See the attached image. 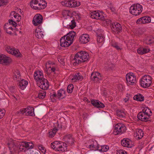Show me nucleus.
<instances>
[{
    "label": "nucleus",
    "instance_id": "58836bf2",
    "mask_svg": "<svg viewBox=\"0 0 154 154\" xmlns=\"http://www.w3.org/2000/svg\"><path fill=\"white\" fill-rule=\"evenodd\" d=\"M18 16L17 20H20L21 18V16L18 13H16L14 11H12L10 13V17L11 18H13V17L16 19L17 16Z\"/></svg>",
    "mask_w": 154,
    "mask_h": 154
},
{
    "label": "nucleus",
    "instance_id": "9b49d317",
    "mask_svg": "<svg viewBox=\"0 0 154 154\" xmlns=\"http://www.w3.org/2000/svg\"><path fill=\"white\" fill-rule=\"evenodd\" d=\"M72 43V42L67 39L66 36L62 37L60 40V44L62 47H67L69 46Z\"/></svg>",
    "mask_w": 154,
    "mask_h": 154
},
{
    "label": "nucleus",
    "instance_id": "e2e57ef3",
    "mask_svg": "<svg viewBox=\"0 0 154 154\" xmlns=\"http://www.w3.org/2000/svg\"><path fill=\"white\" fill-rule=\"evenodd\" d=\"M15 74V75H14V79H17V80L18 79V80L19 81V79H20V78H19L20 77L18 76V75H17L16 74Z\"/></svg>",
    "mask_w": 154,
    "mask_h": 154
},
{
    "label": "nucleus",
    "instance_id": "4d7b16f0",
    "mask_svg": "<svg viewBox=\"0 0 154 154\" xmlns=\"http://www.w3.org/2000/svg\"><path fill=\"white\" fill-rule=\"evenodd\" d=\"M57 151L63 152L65 151L64 148L62 145V144H60L59 149L57 150Z\"/></svg>",
    "mask_w": 154,
    "mask_h": 154
},
{
    "label": "nucleus",
    "instance_id": "7c9ffc66",
    "mask_svg": "<svg viewBox=\"0 0 154 154\" xmlns=\"http://www.w3.org/2000/svg\"><path fill=\"white\" fill-rule=\"evenodd\" d=\"M117 116L120 118H123L125 117L126 113L124 110L118 109L116 112Z\"/></svg>",
    "mask_w": 154,
    "mask_h": 154
},
{
    "label": "nucleus",
    "instance_id": "0e129e2a",
    "mask_svg": "<svg viewBox=\"0 0 154 154\" xmlns=\"http://www.w3.org/2000/svg\"><path fill=\"white\" fill-rule=\"evenodd\" d=\"M55 145V147L57 146V145L58 144H61V142H59L58 141H55L54 142H52Z\"/></svg>",
    "mask_w": 154,
    "mask_h": 154
},
{
    "label": "nucleus",
    "instance_id": "09e8293b",
    "mask_svg": "<svg viewBox=\"0 0 154 154\" xmlns=\"http://www.w3.org/2000/svg\"><path fill=\"white\" fill-rule=\"evenodd\" d=\"M24 142H23L21 143H20L18 145V147L19 148V149H20L21 151H23V149L24 150V151H25V148H25V146L24 145Z\"/></svg>",
    "mask_w": 154,
    "mask_h": 154
},
{
    "label": "nucleus",
    "instance_id": "39448f33",
    "mask_svg": "<svg viewBox=\"0 0 154 154\" xmlns=\"http://www.w3.org/2000/svg\"><path fill=\"white\" fill-rule=\"evenodd\" d=\"M90 14V17L93 19L101 20H104L106 19L104 13L99 11H93Z\"/></svg>",
    "mask_w": 154,
    "mask_h": 154
},
{
    "label": "nucleus",
    "instance_id": "f8f14e48",
    "mask_svg": "<svg viewBox=\"0 0 154 154\" xmlns=\"http://www.w3.org/2000/svg\"><path fill=\"white\" fill-rule=\"evenodd\" d=\"M11 62V58L6 55L0 54V63L2 64H8Z\"/></svg>",
    "mask_w": 154,
    "mask_h": 154
},
{
    "label": "nucleus",
    "instance_id": "864d4df0",
    "mask_svg": "<svg viewBox=\"0 0 154 154\" xmlns=\"http://www.w3.org/2000/svg\"><path fill=\"white\" fill-rule=\"evenodd\" d=\"M5 110L4 109H0V119L2 118L4 116L5 114Z\"/></svg>",
    "mask_w": 154,
    "mask_h": 154
},
{
    "label": "nucleus",
    "instance_id": "7ed1b4c3",
    "mask_svg": "<svg viewBox=\"0 0 154 154\" xmlns=\"http://www.w3.org/2000/svg\"><path fill=\"white\" fill-rule=\"evenodd\" d=\"M143 10L141 5L139 4H134L130 8V12L133 15L137 16L141 13Z\"/></svg>",
    "mask_w": 154,
    "mask_h": 154
},
{
    "label": "nucleus",
    "instance_id": "e433bc0d",
    "mask_svg": "<svg viewBox=\"0 0 154 154\" xmlns=\"http://www.w3.org/2000/svg\"><path fill=\"white\" fill-rule=\"evenodd\" d=\"M35 34L36 38L39 39H41L44 36L42 32L37 29L35 30Z\"/></svg>",
    "mask_w": 154,
    "mask_h": 154
},
{
    "label": "nucleus",
    "instance_id": "473e14b6",
    "mask_svg": "<svg viewBox=\"0 0 154 154\" xmlns=\"http://www.w3.org/2000/svg\"><path fill=\"white\" fill-rule=\"evenodd\" d=\"M89 147L90 149H94L95 150H98L100 148L96 141H92V143L89 145Z\"/></svg>",
    "mask_w": 154,
    "mask_h": 154
},
{
    "label": "nucleus",
    "instance_id": "603ef678",
    "mask_svg": "<svg viewBox=\"0 0 154 154\" xmlns=\"http://www.w3.org/2000/svg\"><path fill=\"white\" fill-rule=\"evenodd\" d=\"M58 60L59 62L60 63L63 65L64 66L65 65V60L64 58L59 57L58 58Z\"/></svg>",
    "mask_w": 154,
    "mask_h": 154
},
{
    "label": "nucleus",
    "instance_id": "bf43d9fd",
    "mask_svg": "<svg viewBox=\"0 0 154 154\" xmlns=\"http://www.w3.org/2000/svg\"><path fill=\"white\" fill-rule=\"evenodd\" d=\"M6 0H0V6L6 5Z\"/></svg>",
    "mask_w": 154,
    "mask_h": 154
},
{
    "label": "nucleus",
    "instance_id": "3c124183",
    "mask_svg": "<svg viewBox=\"0 0 154 154\" xmlns=\"http://www.w3.org/2000/svg\"><path fill=\"white\" fill-rule=\"evenodd\" d=\"M111 45L112 47L115 48L117 50L121 49L120 47L118 45V44L116 42H113L111 43Z\"/></svg>",
    "mask_w": 154,
    "mask_h": 154
},
{
    "label": "nucleus",
    "instance_id": "1a4fd4ad",
    "mask_svg": "<svg viewBox=\"0 0 154 154\" xmlns=\"http://www.w3.org/2000/svg\"><path fill=\"white\" fill-rule=\"evenodd\" d=\"M43 20V17L39 14H36L32 20V23L35 26H37L42 23Z\"/></svg>",
    "mask_w": 154,
    "mask_h": 154
},
{
    "label": "nucleus",
    "instance_id": "f03ea898",
    "mask_svg": "<svg viewBox=\"0 0 154 154\" xmlns=\"http://www.w3.org/2000/svg\"><path fill=\"white\" fill-rule=\"evenodd\" d=\"M140 83L142 87L144 88H148L151 84L152 78L149 75H145L140 80Z\"/></svg>",
    "mask_w": 154,
    "mask_h": 154
},
{
    "label": "nucleus",
    "instance_id": "37998d69",
    "mask_svg": "<svg viewBox=\"0 0 154 154\" xmlns=\"http://www.w3.org/2000/svg\"><path fill=\"white\" fill-rule=\"evenodd\" d=\"M65 139L66 140V141L69 144H71L73 143V139L72 136L70 135L66 136Z\"/></svg>",
    "mask_w": 154,
    "mask_h": 154
},
{
    "label": "nucleus",
    "instance_id": "774afa93",
    "mask_svg": "<svg viewBox=\"0 0 154 154\" xmlns=\"http://www.w3.org/2000/svg\"><path fill=\"white\" fill-rule=\"evenodd\" d=\"M122 150H119L117 151L116 152V154H122Z\"/></svg>",
    "mask_w": 154,
    "mask_h": 154
},
{
    "label": "nucleus",
    "instance_id": "338daca9",
    "mask_svg": "<svg viewBox=\"0 0 154 154\" xmlns=\"http://www.w3.org/2000/svg\"><path fill=\"white\" fill-rule=\"evenodd\" d=\"M63 144V147H65L66 148L67 147V145L65 143H63V142H61V144Z\"/></svg>",
    "mask_w": 154,
    "mask_h": 154
},
{
    "label": "nucleus",
    "instance_id": "a19ab883",
    "mask_svg": "<svg viewBox=\"0 0 154 154\" xmlns=\"http://www.w3.org/2000/svg\"><path fill=\"white\" fill-rule=\"evenodd\" d=\"M24 145L25 146V148L27 149H32L33 147V144L32 143L27 142H24Z\"/></svg>",
    "mask_w": 154,
    "mask_h": 154
},
{
    "label": "nucleus",
    "instance_id": "4be33fe9",
    "mask_svg": "<svg viewBox=\"0 0 154 154\" xmlns=\"http://www.w3.org/2000/svg\"><path fill=\"white\" fill-rule=\"evenodd\" d=\"M34 77L35 79L37 81L40 79H42L44 78H43V73L40 71L38 72H35L34 74Z\"/></svg>",
    "mask_w": 154,
    "mask_h": 154
},
{
    "label": "nucleus",
    "instance_id": "4c0bfd02",
    "mask_svg": "<svg viewBox=\"0 0 154 154\" xmlns=\"http://www.w3.org/2000/svg\"><path fill=\"white\" fill-rule=\"evenodd\" d=\"M142 111L147 115L149 116V117L152 115V114L151 111L147 107L145 108L143 107L142 110Z\"/></svg>",
    "mask_w": 154,
    "mask_h": 154
},
{
    "label": "nucleus",
    "instance_id": "2f4dec72",
    "mask_svg": "<svg viewBox=\"0 0 154 154\" xmlns=\"http://www.w3.org/2000/svg\"><path fill=\"white\" fill-rule=\"evenodd\" d=\"M133 98L134 100L139 101H142L144 100V97L140 94H138L135 95Z\"/></svg>",
    "mask_w": 154,
    "mask_h": 154
},
{
    "label": "nucleus",
    "instance_id": "c9c22d12",
    "mask_svg": "<svg viewBox=\"0 0 154 154\" xmlns=\"http://www.w3.org/2000/svg\"><path fill=\"white\" fill-rule=\"evenodd\" d=\"M46 92L44 90H40L38 94L37 97L40 99H43L45 97Z\"/></svg>",
    "mask_w": 154,
    "mask_h": 154
},
{
    "label": "nucleus",
    "instance_id": "aec40b11",
    "mask_svg": "<svg viewBox=\"0 0 154 154\" xmlns=\"http://www.w3.org/2000/svg\"><path fill=\"white\" fill-rule=\"evenodd\" d=\"M121 144L123 146L131 148L132 146L131 141L128 139H123L121 141Z\"/></svg>",
    "mask_w": 154,
    "mask_h": 154
},
{
    "label": "nucleus",
    "instance_id": "72a5a7b5",
    "mask_svg": "<svg viewBox=\"0 0 154 154\" xmlns=\"http://www.w3.org/2000/svg\"><path fill=\"white\" fill-rule=\"evenodd\" d=\"M54 64V63H50L49 62L46 63V67L48 70L49 71H51V72H54L55 70V68L52 65Z\"/></svg>",
    "mask_w": 154,
    "mask_h": 154
},
{
    "label": "nucleus",
    "instance_id": "423d86ee",
    "mask_svg": "<svg viewBox=\"0 0 154 154\" xmlns=\"http://www.w3.org/2000/svg\"><path fill=\"white\" fill-rule=\"evenodd\" d=\"M62 5L66 7L74 8L79 6L80 3L76 0H68L64 1L62 3Z\"/></svg>",
    "mask_w": 154,
    "mask_h": 154
},
{
    "label": "nucleus",
    "instance_id": "69168bd1",
    "mask_svg": "<svg viewBox=\"0 0 154 154\" xmlns=\"http://www.w3.org/2000/svg\"><path fill=\"white\" fill-rule=\"evenodd\" d=\"M51 146L52 149L55 150H56V147H55V145L54 144V143H53L52 142L51 144Z\"/></svg>",
    "mask_w": 154,
    "mask_h": 154
},
{
    "label": "nucleus",
    "instance_id": "4468645a",
    "mask_svg": "<svg viewBox=\"0 0 154 154\" xmlns=\"http://www.w3.org/2000/svg\"><path fill=\"white\" fill-rule=\"evenodd\" d=\"M56 126L53 129H51V131L49 132L48 134L50 137H54L58 130L62 128L61 126L59 127V124L57 122L56 123Z\"/></svg>",
    "mask_w": 154,
    "mask_h": 154
},
{
    "label": "nucleus",
    "instance_id": "393cba45",
    "mask_svg": "<svg viewBox=\"0 0 154 154\" xmlns=\"http://www.w3.org/2000/svg\"><path fill=\"white\" fill-rule=\"evenodd\" d=\"M28 84L27 81L23 79H22L20 81L19 85L20 88L22 90H24L26 88V85Z\"/></svg>",
    "mask_w": 154,
    "mask_h": 154
},
{
    "label": "nucleus",
    "instance_id": "6e6d98bb",
    "mask_svg": "<svg viewBox=\"0 0 154 154\" xmlns=\"http://www.w3.org/2000/svg\"><path fill=\"white\" fill-rule=\"evenodd\" d=\"M9 22L10 24L12 25L14 27L17 26V23L12 20H9Z\"/></svg>",
    "mask_w": 154,
    "mask_h": 154
},
{
    "label": "nucleus",
    "instance_id": "a18cd8bd",
    "mask_svg": "<svg viewBox=\"0 0 154 154\" xmlns=\"http://www.w3.org/2000/svg\"><path fill=\"white\" fill-rule=\"evenodd\" d=\"M74 87L72 84H70L67 87V91L68 93H71L72 92Z\"/></svg>",
    "mask_w": 154,
    "mask_h": 154
},
{
    "label": "nucleus",
    "instance_id": "c85d7f7f",
    "mask_svg": "<svg viewBox=\"0 0 154 154\" xmlns=\"http://www.w3.org/2000/svg\"><path fill=\"white\" fill-rule=\"evenodd\" d=\"M154 42V38L152 36L146 37L144 41V42L147 45H150Z\"/></svg>",
    "mask_w": 154,
    "mask_h": 154
},
{
    "label": "nucleus",
    "instance_id": "6e6552de",
    "mask_svg": "<svg viewBox=\"0 0 154 154\" xmlns=\"http://www.w3.org/2000/svg\"><path fill=\"white\" fill-rule=\"evenodd\" d=\"M126 79L127 82L129 85H133L136 83V77L133 73L127 74L126 76Z\"/></svg>",
    "mask_w": 154,
    "mask_h": 154
},
{
    "label": "nucleus",
    "instance_id": "0eeeda50",
    "mask_svg": "<svg viewBox=\"0 0 154 154\" xmlns=\"http://www.w3.org/2000/svg\"><path fill=\"white\" fill-rule=\"evenodd\" d=\"M37 84L38 86L42 90H47L48 89L49 87V84L48 81L44 78L41 79L37 81Z\"/></svg>",
    "mask_w": 154,
    "mask_h": 154
},
{
    "label": "nucleus",
    "instance_id": "680f3d73",
    "mask_svg": "<svg viewBox=\"0 0 154 154\" xmlns=\"http://www.w3.org/2000/svg\"><path fill=\"white\" fill-rule=\"evenodd\" d=\"M108 66L109 68L112 69L114 68L115 66L114 64L112 63H111L110 64H109Z\"/></svg>",
    "mask_w": 154,
    "mask_h": 154
},
{
    "label": "nucleus",
    "instance_id": "5701e85b",
    "mask_svg": "<svg viewBox=\"0 0 154 154\" xmlns=\"http://www.w3.org/2000/svg\"><path fill=\"white\" fill-rule=\"evenodd\" d=\"M76 35L75 32L73 30H72L69 32L68 34H67L66 36V37L67 39L71 42H72V43L73 41L74 38L75 36Z\"/></svg>",
    "mask_w": 154,
    "mask_h": 154
},
{
    "label": "nucleus",
    "instance_id": "a211bd4d",
    "mask_svg": "<svg viewBox=\"0 0 154 154\" xmlns=\"http://www.w3.org/2000/svg\"><path fill=\"white\" fill-rule=\"evenodd\" d=\"M66 95V92L64 89H61L57 91V98L59 100H61L65 98Z\"/></svg>",
    "mask_w": 154,
    "mask_h": 154
},
{
    "label": "nucleus",
    "instance_id": "6ab92c4d",
    "mask_svg": "<svg viewBox=\"0 0 154 154\" xmlns=\"http://www.w3.org/2000/svg\"><path fill=\"white\" fill-rule=\"evenodd\" d=\"M79 41L83 44L87 43L89 41V36L87 34H83L79 38Z\"/></svg>",
    "mask_w": 154,
    "mask_h": 154
},
{
    "label": "nucleus",
    "instance_id": "2eb2a0df",
    "mask_svg": "<svg viewBox=\"0 0 154 154\" xmlns=\"http://www.w3.org/2000/svg\"><path fill=\"white\" fill-rule=\"evenodd\" d=\"M137 118L140 120L142 121L147 122L150 117L142 111L138 113L137 115Z\"/></svg>",
    "mask_w": 154,
    "mask_h": 154
},
{
    "label": "nucleus",
    "instance_id": "8fccbe9b",
    "mask_svg": "<svg viewBox=\"0 0 154 154\" xmlns=\"http://www.w3.org/2000/svg\"><path fill=\"white\" fill-rule=\"evenodd\" d=\"M97 41L98 43L103 42L104 41V38L101 35L98 36Z\"/></svg>",
    "mask_w": 154,
    "mask_h": 154
},
{
    "label": "nucleus",
    "instance_id": "c756f323",
    "mask_svg": "<svg viewBox=\"0 0 154 154\" xmlns=\"http://www.w3.org/2000/svg\"><path fill=\"white\" fill-rule=\"evenodd\" d=\"M150 50L148 48H140L137 49V52L140 54H143L148 52Z\"/></svg>",
    "mask_w": 154,
    "mask_h": 154
},
{
    "label": "nucleus",
    "instance_id": "f257e3e1",
    "mask_svg": "<svg viewBox=\"0 0 154 154\" xmlns=\"http://www.w3.org/2000/svg\"><path fill=\"white\" fill-rule=\"evenodd\" d=\"M89 58L88 53L84 51H80L77 53L72 60L71 63L75 66L87 61Z\"/></svg>",
    "mask_w": 154,
    "mask_h": 154
},
{
    "label": "nucleus",
    "instance_id": "a878e982",
    "mask_svg": "<svg viewBox=\"0 0 154 154\" xmlns=\"http://www.w3.org/2000/svg\"><path fill=\"white\" fill-rule=\"evenodd\" d=\"M38 8L39 10L43 9L47 6V3L44 0H38Z\"/></svg>",
    "mask_w": 154,
    "mask_h": 154
},
{
    "label": "nucleus",
    "instance_id": "9d476101",
    "mask_svg": "<svg viewBox=\"0 0 154 154\" xmlns=\"http://www.w3.org/2000/svg\"><path fill=\"white\" fill-rule=\"evenodd\" d=\"M111 27L112 32L114 33H118L122 30V28L121 25L117 22L113 23Z\"/></svg>",
    "mask_w": 154,
    "mask_h": 154
},
{
    "label": "nucleus",
    "instance_id": "5fc2aeb1",
    "mask_svg": "<svg viewBox=\"0 0 154 154\" xmlns=\"http://www.w3.org/2000/svg\"><path fill=\"white\" fill-rule=\"evenodd\" d=\"M14 48H12L10 47H8L6 48V50L7 52L10 54H11Z\"/></svg>",
    "mask_w": 154,
    "mask_h": 154
},
{
    "label": "nucleus",
    "instance_id": "dca6fc26",
    "mask_svg": "<svg viewBox=\"0 0 154 154\" xmlns=\"http://www.w3.org/2000/svg\"><path fill=\"white\" fill-rule=\"evenodd\" d=\"M91 79L93 81H97L102 80V77L100 73L98 72H94L91 74Z\"/></svg>",
    "mask_w": 154,
    "mask_h": 154
},
{
    "label": "nucleus",
    "instance_id": "cd10ccee",
    "mask_svg": "<svg viewBox=\"0 0 154 154\" xmlns=\"http://www.w3.org/2000/svg\"><path fill=\"white\" fill-rule=\"evenodd\" d=\"M38 0H32L30 2L31 7L35 10H39L38 8Z\"/></svg>",
    "mask_w": 154,
    "mask_h": 154
},
{
    "label": "nucleus",
    "instance_id": "052dcab7",
    "mask_svg": "<svg viewBox=\"0 0 154 154\" xmlns=\"http://www.w3.org/2000/svg\"><path fill=\"white\" fill-rule=\"evenodd\" d=\"M50 98L54 97L55 98H57V94L56 93L54 92H53V93L52 94L51 93V95H50Z\"/></svg>",
    "mask_w": 154,
    "mask_h": 154
},
{
    "label": "nucleus",
    "instance_id": "ddd939ff",
    "mask_svg": "<svg viewBox=\"0 0 154 154\" xmlns=\"http://www.w3.org/2000/svg\"><path fill=\"white\" fill-rule=\"evenodd\" d=\"M151 21V18L150 17L145 16L138 19L136 21V23L137 24H145L149 23Z\"/></svg>",
    "mask_w": 154,
    "mask_h": 154
},
{
    "label": "nucleus",
    "instance_id": "79ce46f5",
    "mask_svg": "<svg viewBox=\"0 0 154 154\" xmlns=\"http://www.w3.org/2000/svg\"><path fill=\"white\" fill-rule=\"evenodd\" d=\"M29 109L28 110V114L29 116H35V113L34 112V109L33 107H30L28 106Z\"/></svg>",
    "mask_w": 154,
    "mask_h": 154
},
{
    "label": "nucleus",
    "instance_id": "49530a36",
    "mask_svg": "<svg viewBox=\"0 0 154 154\" xmlns=\"http://www.w3.org/2000/svg\"><path fill=\"white\" fill-rule=\"evenodd\" d=\"M76 26V23L74 20L71 21V23L69 25V28L71 29H73Z\"/></svg>",
    "mask_w": 154,
    "mask_h": 154
},
{
    "label": "nucleus",
    "instance_id": "f3484780",
    "mask_svg": "<svg viewBox=\"0 0 154 154\" xmlns=\"http://www.w3.org/2000/svg\"><path fill=\"white\" fill-rule=\"evenodd\" d=\"M91 103L93 106L97 108H102L105 107L104 104L97 100L91 99Z\"/></svg>",
    "mask_w": 154,
    "mask_h": 154
},
{
    "label": "nucleus",
    "instance_id": "f704fd0d",
    "mask_svg": "<svg viewBox=\"0 0 154 154\" xmlns=\"http://www.w3.org/2000/svg\"><path fill=\"white\" fill-rule=\"evenodd\" d=\"M29 109L28 106L27 107L25 108H23L22 109H21L20 110V112H18V114H21L23 115L26 116H28L29 115L28 114V110Z\"/></svg>",
    "mask_w": 154,
    "mask_h": 154
},
{
    "label": "nucleus",
    "instance_id": "13d9d810",
    "mask_svg": "<svg viewBox=\"0 0 154 154\" xmlns=\"http://www.w3.org/2000/svg\"><path fill=\"white\" fill-rule=\"evenodd\" d=\"M31 154H41V153L39 150L35 149L32 151Z\"/></svg>",
    "mask_w": 154,
    "mask_h": 154
},
{
    "label": "nucleus",
    "instance_id": "bb28decb",
    "mask_svg": "<svg viewBox=\"0 0 154 154\" xmlns=\"http://www.w3.org/2000/svg\"><path fill=\"white\" fill-rule=\"evenodd\" d=\"M38 8L39 10L43 9L47 6V3L44 0H38Z\"/></svg>",
    "mask_w": 154,
    "mask_h": 154
},
{
    "label": "nucleus",
    "instance_id": "de8ad7c7",
    "mask_svg": "<svg viewBox=\"0 0 154 154\" xmlns=\"http://www.w3.org/2000/svg\"><path fill=\"white\" fill-rule=\"evenodd\" d=\"M38 149L41 151L44 154H45L46 151L45 147L41 145H38Z\"/></svg>",
    "mask_w": 154,
    "mask_h": 154
},
{
    "label": "nucleus",
    "instance_id": "ea45409f",
    "mask_svg": "<svg viewBox=\"0 0 154 154\" xmlns=\"http://www.w3.org/2000/svg\"><path fill=\"white\" fill-rule=\"evenodd\" d=\"M11 54L16 57H21L22 55L17 49L14 48Z\"/></svg>",
    "mask_w": 154,
    "mask_h": 154
},
{
    "label": "nucleus",
    "instance_id": "c03bdc74",
    "mask_svg": "<svg viewBox=\"0 0 154 154\" xmlns=\"http://www.w3.org/2000/svg\"><path fill=\"white\" fill-rule=\"evenodd\" d=\"M109 149V147L107 145L101 146V148H99L98 150L100 152H106Z\"/></svg>",
    "mask_w": 154,
    "mask_h": 154
},
{
    "label": "nucleus",
    "instance_id": "412c9836",
    "mask_svg": "<svg viewBox=\"0 0 154 154\" xmlns=\"http://www.w3.org/2000/svg\"><path fill=\"white\" fill-rule=\"evenodd\" d=\"M143 136V131L141 129H137L136 130V133H134V136L137 139H140Z\"/></svg>",
    "mask_w": 154,
    "mask_h": 154
},
{
    "label": "nucleus",
    "instance_id": "20e7f679",
    "mask_svg": "<svg viewBox=\"0 0 154 154\" xmlns=\"http://www.w3.org/2000/svg\"><path fill=\"white\" fill-rule=\"evenodd\" d=\"M126 130V127L125 126L122 124L119 123L115 126L113 133L115 135H117L122 134Z\"/></svg>",
    "mask_w": 154,
    "mask_h": 154
},
{
    "label": "nucleus",
    "instance_id": "b1692460",
    "mask_svg": "<svg viewBox=\"0 0 154 154\" xmlns=\"http://www.w3.org/2000/svg\"><path fill=\"white\" fill-rule=\"evenodd\" d=\"M71 80L73 82H75L77 80H81L83 78L79 72H76L72 76Z\"/></svg>",
    "mask_w": 154,
    "mask_h": 154
}]
</instances>
